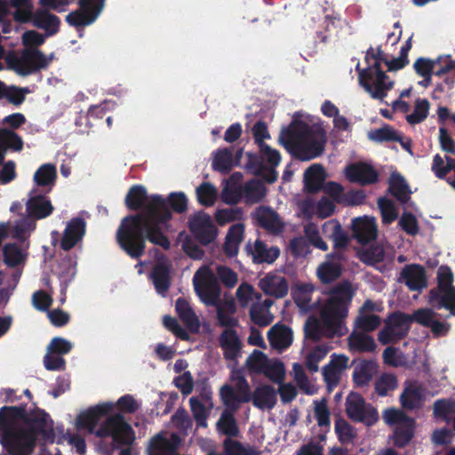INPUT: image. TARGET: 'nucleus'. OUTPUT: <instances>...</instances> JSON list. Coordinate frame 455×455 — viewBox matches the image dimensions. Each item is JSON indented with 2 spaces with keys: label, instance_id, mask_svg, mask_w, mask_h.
<instances>
[{
  "label": "nucleus",
  "instance_id": "nucleus-1",
  "mask_svg": "<svg viewBox=\"0 0 455 455\" xmlns=\"http://www.w3.org/2000/svg\"><path fill=\"white\" fill-rule=\"evenodd\" d=\"M125 205L131 211H143L122 220L116 231L120 248L134 259L144 255L146 241L169 250L171 243L164 234L162 225L168 222L172 214L165 199L160 195L148 197L144 186L133 185L125 196Z\"/></svg>",
  "mask_w": 455,
  "mask_h": 455
},
{
  "label": "nucleus",
  "instance_id": "nucleus-2",
  "mask_svg": "<svg viewBox=\"0 0 455 455\" xmlns=\"http://www.w3.org/2000/svg\"><path fill=\"white\" fill-rule=\"evenodd\" d=\"M354 291L349 281L345 280L334 286L330 298L320 310V319L309 316L304 324L305 338L314 342L322 338L341 337L347 331L344 320L347 316L348 307Z\"/></svg>",
  "mask_w": 455,
  "mask_h": 455
},
{
  "label": "nucleus",
  "instance_id": "nucleus-3",
  "mask_svg": "<svg viewBox=\"0 0 455 455\" xmlns=\"http://www.w3.org/2000/svg\"><path fill=\"white\" fill-rule=\"evenodd\" d=\"M387 60L381 46L376 50L371 46L365 54L367 67L359 74L360 85L375 100H383L394 86V82L381 68V63Z\"/></svg>",
  "mask_w": 455,
  "mask_h": 455
},
{
  "label": "nucleus",
  "instance_id": "nucleus-4",
  "mask_svg": "<svg viewBox=\"0 0 455 455\" xmlns=\"http://www.w3.org/2000/svg\"><path fill=\"white\" fill-rule=\"evenodd\" d=\"M435 315L436 313L430 308H419L412 315L394 312L386 320L385 327L379 331L378 339L382 345L396 343L408 335L412 322L428 327Z\"/></svg>",
  "mask_w": 455,
  "mask_h": 455
},
{
  "label": "nucleus",
  "instance_id": "nucleus-5",
  "mask_svg": "<svg viewBox=\"0 0 455 455\" xmlns=\"http://www.w3.org/2000/svg\"><path fill=\"white\" fill-rule=\"evenodd\" d=\"M9 5L15 8L12 18L16 22L32 23L34 27L44 29L48 36L59 32L60 19L45 9L35 11L32 0H10Z\"/></svg>",
  "mask_w": 455,
  "mask_h": 455
},
{
  "label": "nucleus",
  "instance_id": "nucleus-6",
  "mask_svg": "<svg viewBox=\"0 0 455 455\" xmlns=\"http://www.w3.org/2000/svg\"><path fill=\"white\" fill-rule=\"evenodd\" d=\"M52 58V54L47 57L38 48H25L20 55L10 52L6 57V62L17 74L27 76L46 69Z\"/></svg>",
  "mask_w": 455,
  "mask_h": 455
},
{
  "label": "nucleus",
  "instance_id": "nucleus-7",
  "mask_svg": "<svg viewBox=\"0 0 455 455\" xmlns=\"http://www.w3.org/2000/svg\"><path fill=\"white\" fill-rule=\"evenodd\" d=\"M36 439V435L32 430H27L23 427L4 431L0 443L10 455H32Z\"/></svg>",
  "mask_w": 455,
  "mask_h": 455
},
{
  "label": "nucleus",
  "instance_id": "nucleus-8",
  "mask_svg": "<svg viewBox=\"0 0 455 455\" xmlns=\"http://www.w3.org/2000/svg\"><path fill=\"white\" fill-rule=\"evenodd\" d=\"M194 289L200 299L208 306L220 302V286L217 276L207 267H200L193 276Z\"/></svg>",
  "mask_w": 455,
  "mask_h": 455
},
{
  "label": "nucleus",
  "instance_id": "nucleus-9",
  "mask_svg": "<svg viewBox=\"0 0 455 455\" xmlns=\"http://www.w3.org/2000/svg\"><path fill=\"white\" fill-rule=\"evenodd\" d=\"M95 434L101 438L112 436L121 445H131L135 438L132 427L120 413L108 416Z\"/></svg>",
  "mask_w": 455,
  "mask_h": 455
},
{
  "label": "nucleus",
  "instance_id": "nucleus-10",
  "mask_svg": "<svg viewBox=\"0 0 455 455\" xmlns=\"http://www.w3.org/2000/svg\"><path fill=\"white\" fill-rule=\"evenodd\" d=\"M346 412L353 421L362 422L367 426L373 425L379 419L377 410L367 405L362 395L356 392H351L347 396Z\"/></svg>",
  "mask_w": 455,
  "mask_h": 455
},
{
  "label": "nucleus",
  "instance_id": "nucleus-11",
  "mask_svg": "<svg viewBox=\"0 0 455 455\" xmlns=\"http://www.w3.org/2000/svg\"><path fill=\"white\" fill-rule=\"evenodd\" d=\"M79 9L69 12L66 21L75 28L85 27L92 24L100 16L105 6V0H80Z\"/></svg>",
  "mask_w": 455,
  "mask_h": 455
},
{
  "label": "nucleus",
  "instance_id": "nucleus-12",
  "mask_svg": "<svg viewBox=\"0 0 455 455\" xmlns=\"http://www.w3.org/2000/svg\"><path fill=\"white\" fill-rule=\"evenodd\" d=\"M220 399L226 406L225 411L236 412L241 403L251 402V393L247 380L240 379L237 388L225 384L220 390Z\"/></svg>",
  "mask_w": 455,
  "mask_h": 455
},
{
  "label": "nucleus",
  "instance_id": "nucleus-13",
  "mask_svg": "<svg viewBox=\"0 0 455 455\" xmlns=\"http://www.w3.org/2000/svg\"><path fill=\"white\" fill-rule=\"evenodd\" d=\"M316 132L304 121L293 120L287 128L282 130L280 140L285 147H292L297 150L299 145L307 143Z\"/></svg>",
  "mask_w": 455,
  "mask_h": 455
},
{
  "label": "nucleus",
  "instance_id": "nucleus-14",
  "mask_svg": "<svg viewBox=\"0 0 455 455\" xmlns=\"http://www.w3.org/2000/svg\"><path fill=\"white\" fill-rule=\"evenodd\" d=\"M188 228L195 239L202 245L212 243L218 235V229L212 218L204 212L191 216L188 220Z\"/></svg>",
  "mask_w": 455,
  "mask_h": 455
},
{
  "label": "nucleus",
  "instance_id": "nucleus-15",
  "mask_svg": "<svg viewBox=\"0 0 455 455\" xmlns=\"http://www.w3.org/2000/svg\"><path fill=\"white\" fill-rule=\"evenodd\" d=\"M352 237L362 245L375 241L378 237V225L374 217L367 215L352 220Z\"/></svg>",
  "mask_w": 455,
  "mask_h": 455
},
{
  "label": "nucleus",
  "instance_id": "nucleus-16",
  "mask_svg": "<svg viewBox=\"0 0 455 455\" xmlns=\"http://www.w3.org/2000/svg\"><path fill=\"white\" fill-rule=\"evenodd\" d=\"M397 281L403 283L410 291H420L427 285L426 269L419 264L406 265Z\"/></svg>",
  "mask_w": 455,
  "mask_h": 455
},
{
  "label": "nucleus",
  "instance_id": "nucleus-17",
  "mask_svg": "<svg viewBox=\"0 0 455 455\" xmlns=\"http://www.w3.org/2000/svg\"><path fill=\"white\" fill-rule=\"evenodd\" d=\"M24 423L28 426L25 428L32 430L36 435V437L38 435L47 436L48 432L53 435L52 420L50 419L49 414L40 408L36 407L29 411L26 409Z\"/></svg>",
  "mask_w": 455,
  "mask_h": 455
},
{
  "label": "nucleus",
  "instance_id": "nucleus-18",
  "mask_svg": "<svg viewBox=\"0 0 455 455\" xmlns=\"http://www.w3.org/2000/svg\"><path fill=\"white\" fill-rule=\"evenodd\" d=\"M29 198L26 203V212L33 219L42 220L50 216L54 207L46 194H39L37 189L29 192Z\"/></svg>",
  "mask_w": 455,
  "mask_h": 455
},
{
  "label": "nucleus",
  "instance_id": "nucleus-19",
  "mask_svg": "<svg viewBox=\"0 0 455 455\" xmlns=\"http://www.w3.org/2000/svg\"><path fill=\"white\" fill-rule=\"evenodd\" d=\"M353 365L352 380L355 387L359 388L368 387L379 371V364L374 360H354Z\"/></svg>",
  "mask_w": 455,
  "mask_h": 455
},
{
  "label": "nucleus",
  "instance_id": "nucleus-20",
  "mask_svg": "<svg viewBox=\"0 0 455 455\" xmlns=\"http://www.w3.org/2000/svg\"><path fill=\"white\" fill-rule=\"evenodd\" d=\"M86 233V221L81 217L71 219L63 232L60 240V248L69 251L74 248L84 236Z\"/></svg>",
  "mask_w": 455,
  "mask_h": 455
},
{
  "label": "nucleus",
  "instance_id": "nucleus-21",
  "mask_svg": "<svg viewBox=\"0 0 455 455\" xmlns=\"http://www.w3.org/2000/svg\"><path fill=\"white\" fill-rule=\"evenodd\" d=\"M245 249L255 264H273L280 256L277 246H268L260 239H257L253 244L248 243Z\"/></svg>",
  "mask_w": 455,
  "mask_h": 455
},
{
  "label": "nucleus",
  "instance_id": "nucleus-22",
  "mask_svg": "<svg viewBox=\"0 0 455 455\" xmlns=\"http://www.w3.org/2000/svg\"><path fill=\"white\" fill-rule=\"evenodd\" d=\"M251 217L255 219L260 228L271 234H280L283 230V223L279 215L269 206H259Z\"/></svg>",
  "mask_w": 455,
  "mask_h": 455
},
{
  "label": "nucleus",
  "instance_id": "nucleus-23",
  "mask_svg": "<svg viewBox=\"0 0 455 455\" xmlns=\"http://www.w3.org/2000/svg\"><path fill=\"white\" fill-rule=\"evenodd\" d=\"M347 180L362 186L375 184L379 180L378 172L366 163H358L348 165L346 168Z\"/></svg>",
  "mask_w": 455,
  "mask_h": 455
},
{
  "label": "nucleus",
  "instance_id": "nucleus-24",
  "mask_svg": "<svg viewBox=\"0 0 455 455\" xmlns=\"http://www.w3.org/2000/svg\"><path fill=\"white\" fill-rule=\"evenodd\" d=\"M114 408L110 402L97 404L88 409L87 411L80 413L77 417V425L93 431L98 426L101 418L108 415Z\"/></svg>",
  "mask_w": 455,
  "mask_h": 455
},
{
  "label": "nucleus",
  "instance_id": "nucleus-25",
  "mask_svg": "<svg viewBox=\"0 0 455 455\" xmlns=\"http://www.w3.org/2000/svg\"><path fill=\"white\" fill-rule=\"evenodd\" d=\"M219 344L227 361H236L240 356L242 342L235 329H225L219 337Z\"/></svg>",
  "mask_w": 455,
  "mask_h": 455
},
{
  "label": "nucleus",
  "instance_id": "nucleus-26",
  "mask_svg": "<svg viewBox=\"0 0 455 455\" xmlns=\"http://www.w3.org/2000/svg\"><path fill=\"white\" fill-rule=\"evenodd\" d=\"M259 287L266 295L273 296L276 299L285 297L289 291L286 278L271 273L259 280Z\"/></svg>",
  "mask_w": 455,
  "mask_h": 455
},
{
  "label": "nucleus",
  "instance_id": "nucleus-27",
  "mask_svg": "<svg viewBox=\"0 0 455 455\" xmlns=\"http://www.w3.org/2000/svg\"><path fill=\"white\" fill-rule=\"evenodd\" d=\"M27 404L19 406H4L0 408V427L3 433L8 429L23 427L19 421L24 422Z\"/></svg>",
  "mask_w": 455,
  "mask_h": 455
},
{
  "label": "nucleus",
  "instance_id": "nucleus-28",
  "mask_svg": "<svg viewBox=\"0 0 455 455\" xmlns=\"http://www.w3.org/2000/svg\"><path fill=\"white\" fill-rule=\"evenodd\" d=\"M251 402L259 410H271L277 402L276 391L270 385H260L254 389Z\"/></svg>",
  "mask_w": 455,
  "mask_h": 455
},
{
  "label": "nucleus",
  "instance_id": "nucleus-29",
  "mask_svg": "<svg viewBox=\"0 0 455 455\" xmlns=\"http://www.w3.org/2000/svg\"><path fill=\"white\" fill-rule=\"evenodd\" d=\"M429 303L435 308H446L455 315V287L431 289L428 293Z\"/></svg>",
  "mask_w": 455,
  "mask_h": 455
},
{
  "label": "nucleus",
  "instance_id": "nucleus-30",
  "mask_svg": "<svg viewBox=\"0 0 455 455\" xmlns=\"http://www.w3.org/2000/svg\"><path fill=\"white\" fill-rule=\"evenodd\" d=\"M175 310L180 319L192 333H197L200 328V321L190 306L183 297H180L175 302Z\"/></svg>",
  "mask_w": 455,
  "mask_h": 455
},
{
  "label": "nucleus",
  "instance_id": "nucleus-31",
  "mask_svg": "<svg viewBox=\"0 0 455 455\" xmlns=\"http://www.w3.org/2000/svg\"><path fill=\"white\" fill-rule=\"evenodd\" d=\"M323 231L332 240L334 250H345L348 246L350 238L338 220L326 221L323 225Z\"/></svg>",
  "mask_w": 455,
  "mask_h": 455
},
{
  "label": "nucleus",
  "instance_id": "nucleus-32",
  "mask_svg": "<svg viewBox=\"0 0 455 455\" xmlns=\"http://www.w3.org/2000/svg\"><path fill=\"white\" fill-rule=\"evenodd\" d=\"M57 179V169L52 164H42L34 174V182L37 187L44 188V193L48 194L55 186Z\"/></svg>",
  "mask_w": 455,
  "mask_h": 455
},
{
  "label": "nucleus",
  "instance_id": "nucleus-33",
  "mask_svg": "<svg viewBox=\"0 0 455 455\" xmlns=\"http://www.w3.org/2000/svg\"><path fill=\"white\" fill-rule=\"evenodd\" d=\"M325 171L321 164H313L304 173L305 188L308 193H316L323 188Z\"/></svg>",
  "mask_w": 455,
  "mask_h": 455
},
{
  "label": "nucleus",
  "instance_id": "nucleus-34",
  "mask_svg": "<svg viewBox=\"0 0 455 455\" xmlns=\"http://www.w3.org/2000/svg\"><path fill=\"white\" fill-rule=\"evenodd\" d=\"M388 185L389 193L401 204H406L409 201L411 191L405 179L399 172L391 173Z\"/></svg>",
  "mask_w": 455,
  "mask_h": 455
},
{
  "label": "nucleus",
  "instance_id": "nucleus-35",
  "mask_svg": "<svg viewBox=\"0 0 455 455\" xmlns=\"http://www.w3.org/2000/svg\"><path fill=\"white\" fill-rule=\"evenodd\" d=\"M243 188V200L247 204H254L261 202L267 194L264 183L256 179H251L244 183Z\"/></svg>",
  "mask_w": 455,
  "mask_h": 455
},
{
  "label": "nucleus",
  "instance_id": "nucleus-36",
  "mask_svg": "<svg viewBox=\"0 0 455 455\" xmlns=\"http://www.w3.org/2000/svg\"><path fill=\"white\" fill-rule=\"evenodd\" d=\"M151 279L158 293L166 292L171 286V268L167 264L157 263L151 271Z\"/></svg>",
  "mask_w": 455,
  "mask_h": 455
},
{
  "label": "nucleus",
  "instance_id": "nucleus-37",
  "mask_svg": "<svg viewBox=\"0 0 455 455\" xmlns=\"http://www.w3.org/2000/svg\"><path fill=\"white\" fill-rule=\"evenodd\" d=\"M267 339L272 346L285 348L291 344L292 332L284 324H275L267 331Z\"/></svg>",
  "mask_w": 455,
  "mask_h": 455
},
{
  "label": "nucleus",
  "instance_id": "nucleus-38",
  "mask_svg": "<svg viewBox=\"0 0 455 455\" xmlns=\"http://www.w3.org/2000/svg\"><path fill=\"white\" fill-rule=\"evenodd\" d=\"M316 133H314V137L307 143L299 145V148L296 150L297 157L302 161H308L319 156L323 149L325 140H318L315 138Z\"/></svg>",
  "mask_w": 455,
  "mask_h": 455
},
{
  "label": "nucleus",
  "instance_id": "nucleus-39",
  "mask_svg": "<svg viewBox=\"0 0 455 455\" xmlns=\"http://www.w3.org/2000/svg\"><path fill=\"white\" fill-rule=\"evenodd\" d=\"M234 148H224L215 152L212 160V169L223 174L228 173L234 166Z\"/></svg>",
  "mask_w": 455,
  "mask_h": 455
},
{
  "label": "nucleus",
  "instance_id": "nucleus-40",
  "mask_svg": "<svg viewBox=\"0 0 455 455\" xmlns=\"http://www.w3.org/2000/svg\"><path fill=\"white\" fill-rule=\"evenodd\" d=\"M400 401L404 409L414 410L419 408L423 401L421 387L416 385L405 387L400 395Z\"/></svg>",
  "mask_w": 455,
  "mask_h": 455
},
{
  "label": "nucleus",
  "instance_id": "nucleus-41",
  "mask_svg": "<svg viewBox=\"0 0 455 455\" xmlns=\"http://www.w3.org/2000/svg\"><path fill=\"white\" fill-rule=\"evenodd\" d=\"M215 307H217V319L220 326L226 329H234L238 324L237 319L231 315L235 312L234 301L226 302L224 305L220 302Z\"/></svg>",
  "mask_w": 455,
  "mask_h": 455
},
{
  "label": "nucleus",
  "instance_id": "nucleus-42",
  "mask_svg": "<svg viewBox=\"0 0 455 455\" xmlns=\"http://www.w3.org/2000/svg\"><path fill=\"white\" fill-rule=\"evenodd\" d=\"M415 420L404 422L395 427L394 433V444L398 448L405 447L414 436Z\"/></svg>",
  "mask_w": 455,
  "mask_h": 455
},
{
  "label": "nucleus",
  "instance_id": "nucleus-43",
  "mask_svg": "<svg viewBox=\"0 0 455 455\" xmlns=\"http://www.w3.org/2000/svg\"><path fill=\"white\" fill-rule=\"evenodd\" d=\"M341 265L338 262L326 261L317 268V276L323 283H331L340 277Z\"/></svg>",
  "mask_w": 455,
  "mask_h": 455
},
{
  "label": "nucleus",
  "instance_id": "nucleus-44",
  "mask_svg": "<svg viewBox=\"0 0 455 455\" xmlns=\"http://www.w3.org/2000/svg\"><path fill=\"white\" fill-rule=\"evenodd\" d=\"M235 412L224 411L217 422L218 430L229 437H235L239 434V428L234 416Z\"/></svg>",
  "mask_w": 455,
  "mask_h": 455
},
{
  "label": "nucleus",
  "instance_id": "nucleus-45",
  "mask_svg": "<svg viewBox=\"0 0 455 455\" xmlns=\"http://www.w3.org/2000/svg\"><path fill=\"white\" fill-rule=\"evenodd\" d=\"M4 261L9 267H15L24 263L27 254L17 243H6L3 247Z\"/></svg>",
  "mask_w": 455,
  "mask_h": 455
},
{
  "label": "nucleus",
  "instance_id": "nucleus-46",
  "mask_svg": "<svg viewBox=\"0 0 455 455\" xmlns=\"http://www.w3.org/2000/svg\"><path fill=\"white\" fill-rule=\"evenodd\" d=\"M357 254L359 259L368 266H374L377 263H380L385 258V251L380 244H374L368 248L362 249Z\"/></svg>",
  "mask_w": 455,
  "mask_h": 455
},
{
  "label": "nucleus",
  "instance_id": "nucleus-47",
  "mask_svg": "<svg viewBox=\"0 0 455 455\" xmlns=\"http://www.w3.org/2000/svg\"><path fill=\"white\" fill-rule=\"evenodd\" d=\"M23 145V140L18 133L7 128L0 129V146L4 150L12 149L19 152L22 150Z\"/></svg>",
  "mask_w": 455,
  "mask_h": 455
},
{
  "label": "nucleus",
  "instance_id": "nucleus-48",
  "mask_svg": "<svg viewBox=\"0 0 455 455\" xmlns=\"http://www.w3.org/2000/svg\"><path fill=\"white\" fill-rule=\"evenodd\" d=\"M334 428L339 441L343 444L353 443L357 436L355 427L342 418H339L335 420Z\"/></svg>",
  "mask_w": 455,
  "mask_h": 455
},
{
  "label": "nucleus",
  "instance_id": "nucleus-49",
  "mask_svg": "<svg viewBox=\"0 0 455 455\" xmlns=\"http://www.w3.org/2000/svg\"><path fill=\"white\" fill-rule=\"evenodd\" d=\"M351 349L360 353L373 352L376 349V343L371 336L363 333H355L349 337Z\"/></svg>",
  "mask_w": 455,
  "mask_h": 455
},
{
  "label": "nucleus",
  "instance_id": "nucleus-50",
  "mask_svg": "<svg viewBox=\"0 0 455 455\" xmlns=\"http://www.w3.org/2000/svg\"><path fill=\"white\" fill-rule=\"evenodd\" d=\"M223 449L225 455H261L254 447L243 446L240 442L231 438L224 440Z\"/></svg>",
  "mask_w": 455,
  "mask_h": 455
},
{
  "label": "nucleus",
  "instance_id": "nucleus-51",
  "mask_svg": "<svg viewBox=\"0 0 455 455\" xmlns=\"http://www.w3.org/2000/svg\"><path fill=\"white\" fill-rule=\"evenodd\" d=\"M36 220L28 214L18 220L13 227V236L25 242L29 234L36 229Z\"/></svg>",
  "mask_w": 455,
  "mask_h": 455
},
{
  "label": "nucleus",
  "instance_id": "nucleus-52",
  "mask_svg": "<svg viewBox=\"0 0 455 455\" xmlns=\"http://www.w3.org/2000/svg\"><path fill=\"white\" fill-rule=\"evenodd\" d=\"M398 387V381L395 375L392 373H382L375 381V392L379 396H386L388 392L394 391Z\"/></svg>",
  "mask_w": 455,
  "mask_h": 455
},
{
  "label": "nucleus",
  "instance_id": "nucleus-53",
  "mask_svg": "<svg viewBox=\"0 0 455 455\" xmlns=\"http://www.w3.org/2000/svg\"><path fill=\"white\" fill-rule=\"evenodd\" d=\"M331 347L328 345L316 346L306 357V366L311 372H317L319 363L326 356Z\"/></svg>",
  "mask_w": 455,
  "mask_h": 455
},
{
  "label": "nucleus",
  "instance_id": "nucleus-54",
  "mask_svg": "<svg viewBox=\"0 0 455 455\" xmlns=\"http://www.w3.org/2000/svg\"><path fill=\"white\" fill-rule=\"evenodd\" d=\"M430 103L427 99H417L415 100L414 110L406 116V121L410 124H417L423 122L428 116Z\"/></svg>",
  "mask_w": 455,
  "mask_h": 455
},
{
  "label": "nucleus",
  "instance_id": "nucleus-55",
  "mask_svg": "<svg viewBox=\"0 0 455 455\" xmlns=\"http://www.w3.org/2000/svg\"><path fill=\"white\" fill-rule=\"evenodd\" d=\"M196 197L200 204L212 206L217 199V189L211 183L204 182L196 188Z\"/></svg>",
  "mask_w": 455,
  "mask_h": 455
},
{
  "label": "nucleus",
  "instance_id": "nucleus-56",
  "mask_svg": "<svg viewBox=\"0 0 455 455\" xmlns=\"http://www.w3.org/2000/svg\"><path fill=\"white\" fill-rule=\"evenodd\" d=\"M267 356L262 351L255 349L247 357L246 366L251 372L261 374L267 365Z\"/></svg>",
  "mask_w": 455,
  "mask_h": 455
},
{
  "label": "nucleus",
  "instance_id": "nucleus-57",
  "mask_svg": "<svg viewBox=\"0 0 455 455\" xmlns=\"http://www.w3.org/2000/svg\"><path fill=\"white\" fill-rule=\"evenodd\" d=\"M243 219V211L241 207L220 209L215 213V220L220 226Z\"/></svg>",
  "mask_w": 455,
  "mask_h": 455
},
{
  "label": "nucleus",
  "instance_id": "nucleus-58",
  "mask_svg": "<svg viewBox=\"0 0 455 455\" xmlns=\"http://www.w3.org/2000/svg\"><path fill=\"white\" fill-rule=\"evenodd\" d=\"M378 206L381 213L383 224H391L397 219L398 213L392 200L379 197L378 199Z\"/></svg>",
  "mask_w": 455,
  "mask_h": 455
},
{
  "label": "nucleus",
  "instance_id": "nucleus-59",
  "mask_svg": "<svg viewBox=\"0 0 455 455\" xmlns=\"http://www.w3.org/2000/svg\"><path fill=\"white\" fill-rule=\"evenodd\" d=\"M189 404L196 426L206 427L208 413L204 404L196 396L189 399Z\"/></svg>",
  "mask_w": 455,
  "mask_h": 455
},
{
  "label": "nucleus",
  "instance_id": "nucleus-60",
  "mask_svg": "<svg viewBox=\"0 0 455 455\" xmlns=\"http://www.w3.org/2000/svg\"><path fill=\"white\" fill-rule=\"evenodd\" d=\"M261 374H264L270 380L281 384L285 374L284 365L281 361L270 362L268 360L267 365Z\"/></svg>",
  "mask_w": 455,
  "mask_h": 455
},
{
  "label": "nucleus",
  "instance_id": "nucleus-61",
  "mask_svg": "<svg viewBox=\"0 0 455 455\" xmlns=\"http://www.w3.org/2000/svg\"><path fill=\"white\" fill-rule=\"evenodd\" d=\"M304 233L306 239L308 241L309 245L312 244L321 251H326L328 250V244L320 236L318 228L315 224L309 223L304 227Z\"/></svg>",
  "mask_w": 455,
  "mask_h": 455
},
{
  "label": "nucleus",
  "instance_id": "nucleus-62",
  "mask_svg": "<svg viewBox=\"0 0 455 455\" xmlns=\"http://www.w3.org/2000/svg\"><path fill=\"white\" fill-rule=\"evenodd\" d=\"M168 209L183 213L188 209V198L183 192H172L165 200Z\"/></svg>",
  "mask_w": 455,
  "mask_h": 455
},
{
  "label": "nucleus",
  "instance_id": "nucleus-63",
  "mask_svg": "<svg viewBox=\"0 0 455 455\" xmlns=\"http://www.w3.org/2000/svg\"><path fill=\"white\" fill-rule=\"evenodd\" d=\"M369 138L371 140L383 142V141H395L399 140V134L389 125H385L376 129L369 133Z\"/></svg>",
  "mask_w": 455,
  "mask_h": 455
},
{
  "label": "nucleus",
  "instance_id": "nucleus-64",
  "mask_svg": "<svg viewBox=\"0 0 455 455\" xmlns=\"http://www.w3.org/2000/svg\"><path fill=\"white\" fill-rule=\"evenodd\" d=\"M322 373L329 392L339 384L342 372L333 367L332 364L327 363L324 365L322 369Z\"/></svg>",
  "mask_w": 455,
  "mask_h": 455
}]
</instances>
